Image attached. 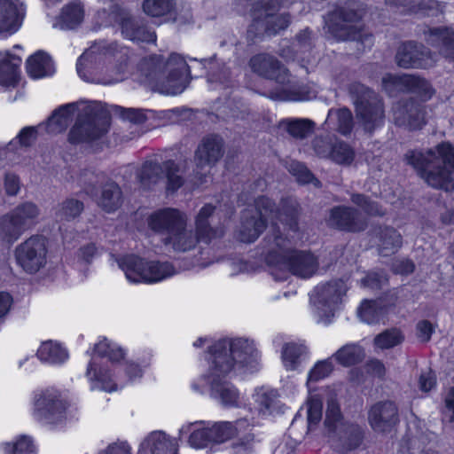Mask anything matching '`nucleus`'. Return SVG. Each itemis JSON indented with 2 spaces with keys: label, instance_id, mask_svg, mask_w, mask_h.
<instances>
[{
  "label": "nucleus",
  "instance_id": "obj_17",
  "mask_svg": "<svg viewBox=\"0 0 454 454\" xmlns=\"http://www.w3.org/2000/svg\"><path fill=\"white\" fill-rule=\"evenodd\" d=\"M188 221L185 213L173 207L158 209L150 214L146 219L148 228L155 234L165 239L178 227Z\"/></svg>",
  "mask_w": 454,
  "mask_h": 454
},
{
  "label": "nucleus",
  "instance_id": "obj_59",
  "mask_svg": "<svg viewBox=\"0 0 454 454\" xmlns=\"http://www.w3.org/2000/svg\"><path fill=\"white\" fill-rule=\"evenodd\" d=\"M351 201L360 207L370 215H383L384 212L377 202L372 200L364 194L354 193L351 195Z\"/></svg>",
  "mask_w": 454,
  "mask_h": 454
},
{
  "label": "nucleus",
  "instance_id": "obj_26",
  "mask_svg": "<svg viewBox=\"0 0 454 454\" xmlns=\"http://www.w3.org/2000/svg\"><path fill=\"white\" fill-rule=\"evenodd\" d=\"M425 41L446 59L454 61V30L448 27H429L424 30Z\"/></svg>",
  "mask_w": 454,
  "mask_h": 454
},
{
  "label": "nucleus",
  "instance_id": "obj_15",
  "mask_svg": "<svg viewBox=\"0 0 454 454\" xmlns=\"http://www.w3.org/2000/svg\"><path fill=\"white\" fill-rule=\"evenodd\" d=\"M225 142L218 134H208L201 138L194 152L193 162L196 174L206 168L215 167L223 157Z\"/></svg>",
  "mask_w": 454,
  "mask_h": 454
},
{
  "label": "nucleus",
  "instance_id": "obj_18",
  "mask_svg": "<svg viewBox=\"0 0 454 454\" xmlns=\"http://www.w3.org/2000/svg\"><path fill=\"white\" fill-rule=\"evenodd\" d=\"M207 352L210 372L207 377L208 380L213 378H223L233 370L236 363L228 339L219 340L208 348Z\"/></svg>",
  "mask_w": 454,
  "mask_h": 454
},
{
  "label": "nucleus",
  "instance_id": "obj_1",
  "mask_svg": "<svg viewBox=\"0 0 454 454\" xmlns=\"http://www.w3.org/2000/svg\"><path fill=\"white\" fill-rule=\"evenodd\" d=\"M267 239L273 247L266 255V262L276 280L287 279L289 273L306 278L316 272L318 267L317 258L310 253L289 248V241L282 236L277 224L271 225V233Z\"/></svg>",
  "mask_w": 454,
  "mask_h": 454
},
{
  "label": "nucleus",
  "instance_id": "obj_22",
  "mask_svg": "<svg viewBox=\"0 0 454 454\" xmlns=\"http://www.w3.org/2000/svg\"><path fill=\"white\" fill-rule=\"evenodd\" d=\"M327 224L340 231L359 232L365 230L367 223L356 208L337 206L330 210Z\"/></svg>",
  "mask_w": 454,
  "mask_h": 454
},
{
  "label": "nucleus",
  "instance_id": "obj_11",
  "mask_svg": "<svg viewBox=\"0 0 454 454\" xmlns=\"http://www.w3.org/2000/svg\"><path fill=\"white\" fill-rule=\"evenodd\" d=\"M360 14L350 8L339 7L328 14L325 23L335 38L341 41L360 40L361 31L354 23L360 20Z\"/></svg>",
  "mask_w": 454,
  "mask_h": 454
},
{
  "label": "nucleus",
  "instance_id": "obj_8",
  "mask_svg": "<svg viewBox=\"0 0 454 454\" xmlns=\"http://www.w3.org/2000/svg\"><path fill=\"white\" fill-rule=\"evenodd\" d=\"M118 265L125 272L127 278L134 283L158 282L176 272L174 266L168 262H146L134 254L121 258Z\"/></svg>",
  "mask_w": 454,
  "mask_h": 454
},
{
  "label": "nucleus",
  "instance_id": "obj_42",
  "mask_svg": "<svg viewBox=\"0 0 454 454\" xmlns=\"http://www.w3.org/2000/svg\"><path fill=\"white\" fill-rule=\"evenodd\" d=\"M300 214L301 207L297 200L293 198H286L281 200L276 217L287 225L290 230L296 231L298 230Z\"/></svg>",
  "mask_w": 454,
  "mask_h": 454
},
{
  "label": "nucleus",
  "instance_id": "obj_10",
  "mask_svg": "<svg viewBox=\"0 0 454 454\" xmlns=\"http://www.w3.org/2000/svg\"><path fill=\"white\" fill-rule=\"evenodd\" d=\"M109 13L120 25L124 37L134 42L155 43V32L151 31L140 18L132 16L127 9L113 4Z\"/></svg>",
  "mask_w": 454,
  "mask_h": 454
},
{
  "label": "nucleus",
  "instance_id": "obj_63",
  "mask_svg": "<svg viewBox=\"0 0 454 454\" xmlns=\"http://www.w3.org/2000/svg\"><path fill=\"white\" fill-rule=\"evenodd\" d=\"M113 111H114L115 114H119L123 119L128 120L135 124H141L146 121V116L142 109L124 108L121 106H113Z\"/></svg>",
  "mask_w": 454,
  "mask_h": 454
},
{
  "label": "nucleus",
  "instance_id": "obj_53",
  "mask_svg": "<svg viewBox=\"0 0 454 454\" xmlns=\"http://www.w3.org/2000/svg\"><path fill=\"white\" fill-rule=\"evenodd\" d=\"M403 339L404 336L399 329L390 328L376 335L373 343L380 349H388L401 344Z\"/></svg>",
  "mask_w": 454,
  "mask_h": 454
},
{
  "label": "nucleus",
  "instance_id": "obj_38",
  "mask_svg": "<svg viewBox=\"0 0 454 454\" xmlns=\"http://www.w3.org/2000/svg\"><path fill=\"white\" fill-rule=\"evenodd\" d=\"M268 97L278 101H301L309 100L316 97L315 91L305 86L293 85L279 87L268 92Z\"/></svg>",
  "mask_w": 454,
  "mask_h": 454
},
{
  "label": "nucleus",
  "instance_id": "obj_43",
  "mask_svg": "<svg viewBox=\"0 0 454 454\" xmlns=\"http://www.w3.org/2000/svg\"><path fill=\"white\" fill-rule=\"evenodd\" d=\"M201 63L207 70V76L209 82H219L224 86L231 85V71L224 63H219L215 56L201 60Z\"/></svg>",
  "mask_w": 454,
  "mask_h": 454
},
{
  "label": "nucleus",
  "instance_id": "obj_3",
  "mask_svg": "<svg viewBox=\"0 0 454 454\" xmlns=\"http://www.w3.org/2000/svg\"><path fill=\"white\" fill-rule=\"evenodd\" d=\"M145 75L153 91L167 95H176L184 90L190 82V69L185 59L172 53L165 59L154 55L144 63Z\"/></svg>",
  "mask_w": 454,
  "mask_h": 454
},
{
  "label": "nucleus",
  "instance_id": "obj_56",
  "mask_svg": "<svg viewBox=\"0 0 454 454\" xmlns=\"http://www.w3.org/2000/svg\"><path fill=\"white\" fill-rule=\"evenodd\" d=\"M287 169L293 176L296 177L299 183H311L317 188L321 187V182L314 176V175L303 163L292 160L288 163Z\"/></svg>",
  "mask_w": 454,
  "mask_h": 454
},
{
  "label": "nucleus",
  "instance_id": "obj_41",
  "mask_svg": "<svg viewBox=\"0 0 454 454\" xmlns=\"http://www.w3.org/2000/svg\"><path fill=\"white\" fill-rule=\"evenodd\" d=\"M86 375L93 383V388H99L106 392L117 389V385L114 382L110 371L98 367L95 361L89 364Z\"/></svg>",
  "mask_w": 454,
  "mask_h": 454
},
{
  "label": "nucleus",
  "instance_id": "obj_64",
  "mask_svg": "<svg viewBox=\"0 0 454 454\" xmlns=\"http://www.w3.org/2000/svg\"><path fill=\"white\" fill-rule=\"evenodd\" d=\"M333 371V364L328 360L319 361L310 370L307 385L309 386L311 382L318 381L327 377Z\"/></svg>",
  "mask_w": 454,
  "mask_h": 454
},
{
  "label": "nucleus",
  "instance_id": "obj_40",
  "mask_svg": "<svg viewBox=\"0 0 454 454\" xmlns=\"http://www.w3.org/2000/svg\"><path fill=\"white\" fill-rule=\"evenodd\" d=\"M84 210L82 200L66 198L54 207V217L57 222L66 223L77 219Z\"/></svg>",
  "mask_w": 454,
  "mask_h": 454
},
{
  "label": "nucleus",
  "instance_id": "obj_31",
  "mask_svg": "<svg viewBox=\"0 0 454 454\" xmlns=\"http://www.w3.org/2000/svg\"><path fill=\"white\" fill-rule=\"evenodd\" d=\"M215 207L211 204L205 205L196 217V235L200 241L209 243L213 239L223 235V231L211 225Z\"/></svg>",
  "mask_w": 454,
  "mask_h": 454
},
{
  "label": "nucleus",
  "instance_id": "obj_50",
  "mask_svg": "<svg viewBox=\"0 0 454 454\" xmlns=\"http://www.w3.org/2000/svg\"><path fill=\"white\" fill-rule=\"evenodd\" d=\"M365 356L364 348L357 344H347L340 348L333 357L344 366H351L361 363Z\"/></svg>",
  "mask_w": 454,
  "mask_h": 454
},
{
  "label": "nucleus",
  "instance_id": "obj_49",
  "mask_svg": "<svg viewBox=\"0 0 454 454\" xmlns=\"http://www.w3.org/2000/svg\"><path fill=\"white\" fill-rule=\"evenodd\" d=\"M245 419L236 421L235 424L228 421L215 423L212 427L214 443L219 444L234 437L239 433V427L247 426Z\"/></svg>",
  "mask_w": 454,
  "mask_h": 454
},
{
  "label": "nucleus",
  "instance_id": "obj_6",
  "mask_svg": "<svg viewBox=\"0 0 454 454\" xmlns=\"http://www.w3.org/2000/svg\"><path fill=\"white\" fill-rule=\"evenodd\" d=\"M348 90L353 99L356 118L367 132H372L383 123L385 110L382 98L369 87L354 82Z\"/></svg>",
  "mask_w": 454,
  "mask_h": 454
},
{
  "label": "nucleus",
  "instance_id": "obj_25",
  "mask_svg": "<svg viewBox=\"0 0 454 454\" xmlns=\"http://www.w3.org/2000/svg\"><path fill=\"white\" fill-rule=\"evenodd\" d=\"M291 16L287 12L256 16L249 27V33L254 35H276L288 27Z\"/></svg>",
  "mask_w": 454,
  "mask_h": 454
},
{
  "label": "nucleus",
  "instance_id": "obj_27",
  "mask_svg": "<svg viewBox=\"0 0 454 454\" xmlns=\"http://www.w3.org/2000/svg\"><path fill=\"white\" fill-rule=\"evenodd\" d=\"M82 105H83V102H74L59 107L48 118L44 125L41 124L38 127H44L50 134H59L65 131L73 121L74 114L81 110Z\"/></svg>",
  "mask_w": 454,
  "mask_h": 454
},
{
  "label": "nucleus",
  "instance_id": "obj_60",
  "mask_svg": "<svg viewBox=\"0 0 454 454\" xmlns=\"http://www.w3.org/2000/svg\"><path fill=\"white\" fill-rule=\"evenodd\" d=\"M249 211L254 215H257L260 218L266 219L267 221L270 217L277 216L278 209L272 200L267 197H259L255 200V209Z\"/></svg>",
  "mask_w": 454,
  "mask_h": 454
},
{
  "label": "nucleus",
  "instance_id": "obj_30",
  "mask_svg": "<svg viewBox=\"0 0 454 454\" xmlns=\"http://www.w3.org/2000/svg\"><path fill=\"white\" fill-rule=\"evenodd\" d=\"M208 383L212 398L218 400L225 407L239 406V392L231 382L213 378Z\"/></svg>",
  "mask_w": 454,
  "mask_h": 454
},
{
  "label": "nucleus",
  "instance_id": "obj_21",
  "mask_svg": "<svg viewBox=\"0 0 454 454\" xmlns=\"http://www.w3.org/2000/svg\"><path fill=\"white\" fill-rule=\"evenodd\" d=\"M382 84L386 90L393 86L401 90L416 93L420 98L421 103L429 100L434 94V90L427 80L411 74L402 76L387 74L382 78Z\"/></svg>",
  "mask_w": 454,
  "mask_h": 454
},
{
  "label": "nucleus",
  "instance_id": "obj_36",
  "mask_svg": "<svg viewBox=\"0 0 454 454\" xmlns=\"http://www.w3.org/2000/svg\"><path fill=\"white\" fill-rule=\"evenodd\" d=\"M98 205L106 212H114L122 203V192L114 181L109 180L101 187L100 196L98 198Z\"/></svg>",
  "mask_w": 454,
  "mask_h": 454
},
{
  "label": "nucleus",
  "instance_id": "obj_51",
  "mask_svg": "<svg viewBox=\"0 0 454 454\" xmlns=\"http://www.w3.org/2000/svg\"><path fill=\"white\" fill-rule=\"evenodd\" d=\"M386 311V305L382 301H364L358 309L360 318L367 324L380 321Z\"/></svg>",
  "mask_w": 454,
  "mask_h": 454
},
{
  "label": "nucleus",
  "instance_id": "obj_13",
  "mask_svg": "<svg viewBox=\"0 0 454 454\" xmlns=\"http://www.w3.org/2000/svg\"><path fill=\"white\" fill-rule=\"evenodd\" d=\"M392 112L394 123L409 130L420 129L427 122L424 105L413 97L395 102Z\"/></svg>",
  "mask_w": 454,
  "mask_h": 454
},
{
  "label": "nucleus",
  "instance_id": "obj_52",
  "mask_svg": "<svg viewBox=\"0 0 454 454\" xmlns=\"http://www.w3.org/2000/svg\"><path fill=\"white\" fill-rule=\"evenodd\" d=\"M144 12L152 17H160L170 14L176 10L174 0H144Z\"/></svg>",
  "mask_w": 454,
  "mask_h": 454
},
{
  "label": "nucleus",
  "instance_id": "obj_47",
  "mask_svg": "<svg viewBox=\"0 0 454 454\" xmlns=\"http://www.w3.org/2000/svg\"><path fill=\"white\" fill-rule=\"evenodd\" d=\"M36 355L41 361L51 364L62 363L68 356L66 349H64L59 343L51 340L43 342L38 348Z\"/></svg>",
  "mask_w": 454,
  "mask_h": 454
},
{
  "label": "nucleus",
  "instance_id": "obj_2",
  "mask_svg": "<svg viewBox=\"0 0 454 454\" xmlns=\"http://www.w3.org/2000/svg\"><path fill=\"white\" fill-rule=\"evenodd\" d=\"M405 160L428 185L446 192L454 190V147L450 143H442L426 153L409 151Z\"/></svg>",
  "mask_w": 454,
  "mask_h": 454
},
{
  "label": "nucleus",
  "instance_id": "obj_29",
  "mask_svg": "<svg viewBox=\"0 0 454 454\" xmlns=\"http://www.w3.org/2000/svg\"><path fill=\"white\" fill-rule=\"evenodd\" d=\"M140 454H177V443L163 432H153L141 443Z\"/></svg>",
  "mask_w": 454,
  "mask_h": 454
},
{
  "label": "nucleus",
  "instance_id": "obj_4",
  "mask_svg": "<svg viewBox=\"0 0 454 454\" xmlns=\"http://www.w3.org/2000/svg\"><path fill=\"white\" fill-rule=\"evenodd\" d=\"M81 106L77 120L68 134L71 144L98 140L108 131L110 125L109 111L101 102H83Z\"/></svg>",
  "mask_w": 454,
  "mask_h": 454
},
{
  "label": "nucleus",
  "instance_id": "obj_57",
  "mask_svg": "<svg viewBox=\"0 0 454 454\" xmlns=\"http://www.w3.org/2000/svg\"><path fill=\"white\" fill-rule=\"evenodd\" d=\"M189 444L195 449L207 448L214 443V437L211 427H201L194 429L189 436Z\"/></svg>",
  "mask_w": 454,
  "mask_h": 454
},
{
  "label": "nucleus",
  "instance_id": "obj_24",
  "mask_svg": "<svg viewBox=\"0 0 454 454\" xmlns=\"http://www.w3.org/2000/svg\"><path fill=\"white\" fill-rule=\"evenodd\" d=\"M249 65L253 72L267 79L285 84L289 81L287 69L275 57L262 53L251 58Z\"/></svg>",
  "mask_w": 454,
  "mask_h": 454
},
{
  "label": "nucleus",
  "instance_id": "obj_5",
  "mask_svg": "<svg viewBox=\"0 0 454 454\" xmlns=\"http://www.w3.org/2000/svg\"><path fill=\"white\" fill-rule=\"evenodd\" d=\"M324 424L329 432L335 434L334 449L340 453L356 450L364 440V432L358 424L342 420L340 405L333 396L327 400Z\"/></svg>",
  "mask_w": 454,
  "mask_h": 454
},
{
  "label": "nucleus",
  "instance_id": "obj_14",
  "mask_svg": "<svg viewBox=\"0 0 454 454\" xmlns=\"http://www.w3.org/2000/svg\"><path fill=\"white\" fill-rule=\"evenodd\" d=\"M347 286L342 279H333L315 288L311 297L313 305L321 317L327 320L333 317L337 304L346 294Z\"/></svg>",
  "mask_w": 454,
  "mask_h": 454
},
{
  "label": "nucleus",
  "instance_id": "obj_58",
  "mask_svg": "<svg viewBox=\"0 0 454 454\" xmlns=\"http://www.w3.org/2000/svg\"><path fill=\"white\" fill-rule=\"evenodd\" d=\"M4 450V454H31L35 446L30 437L21 435L15 442H5Z\"/></svg>",
  "mask_w": 454,
  "mask_h": 454
},
{
  "label": "nucleus",
  "instance_id": "obj_9",
  "mask_svg": "<svg viewBox=\"0 0 454 454\" xmlns=\"http://www.w3.org/2000/svg\"><path fill=\"white\" fill-rule=\"evenodd\" d=\"M40 215V209L35 203L25 201L0 217V238L13 243L25 231L30 230Z\"/></svg>",
  "mask_w": 454,
  "mask_h": 454
},
{
  "label": "nucleus",
  "instance_id": "obj_48",
  "mask_svg": "<svg viewBox=\"0 0 454 454\" xmlns=\"http://www.w3.org/2000/svg\"><path fill=\"white\" fill-rule=\"evenodd\" d=\"M355 158V149L349 144L335 139L328 159L339 165L350 166Z\"/></svg>",
  "mask_w": 454,
  "mask_h": 454
},
{
  "label": "nucleus",
  "instance_id": "obj_54",
  "mask_svg": "<svg viewBox=\"0 0 454 454\" xmlns=\"http://www.w3.org/2000/svg\"><path fill=\"white\" fill-rule=\"evenodd\" d=\"M387 4L395 6H403L411 12H422L430 15V12L437 10L440 4L434 0L420 1L415 3L411 0H386Z\"/></svg>",
  "mask_w": 454,
  "mask_h": 454
},
{
  "label": "nucleus",
  "instance_id": "obj_12",
  "mask_svg": "<svg viewBox=\"0 0 454 454\" xmlns=\"http://www.w3.org/2000/svg\"><path fill=\"white\" fill-rule=\"evenodd\" d=\"M46 254L45 239L38 235L30 237L15 249L17 262L30 274L37 272L46 264Z\"/></svg>",
  "mask_w": 454,
  "mask_h": 454
},
{
  "label": "nucleus",
  "instance_id": "obj_19",
  "mask_svg": "<svg viewBox=\"0 0 454 454\" xmlns=\"http://www.w3.org/2000/svg\"><path fill=\"white\" fill-rule=\"evenodd\" d=\"M116 44H109L108 46H98L97 43L93 44L89 50H87L79 59L77 63V72L79 75L85 81L101 83V84H111L121 81L120 78H109L101 75L98 70L94 67L97 63L98 56L96 52L99 51L106 53L115 50Z\"/></svg>",
  "mask_w": 454,
  "mask_h": 454
},
{
  "label": "nucleus",
  "instance_id": "obj_23",
  "mask_svg": "<svg viewBox=\"0 0 454 454\" xmlns=\"http://www.w3.org/2000/svg\"><path fill=\"white\" fill-rule=\"evenodd\" d=\"M398 420V409L392 401L378 402L368 411V422L375 432H388Z\"/></svg>",
  "mask_w": 454,
  "mask_h": 454
},
{
  "label": "nucleus",
  "instance_id": "obj_34",
  "mask_svg": "<svg viewBox=\"0 0 454 454\" xmlns=\"http://www.w3.org/2000/svg\"><path fill=\"white\" fill-rule=\"evenodd\" d=\"M267 227L266 219L260 218L249 210L243 212L239 239L244 243L254 242Z\"/></svg>",
  "mask_w": 454,
  "mask_h": 454
},
{
  "label": "nucleus",
  "instance_id": "obj_46",
  "mask_svg": "<svg viewBox=\"0 0 454 454\" xmlns=\"http://www.w3.org/2000/svg\"><path fill=\"white\" fill-rule=\"evenodd\" d=\"M83 19V10L80 4H70L62 9L56 27L61 29H73L81 24Z\"/></svg>",
  "mask_w": 454,
  "mask_h": 454
},
{
  "label": "nucleus",
  "instance_id": "obj_39",
  "mask_svg": "<svg viewBox=\"0 0 454 454\" xmlns=\"http://www.w3.org/2000/svg\"><path fill=\"white\" fill-rule=\"evenodd\" d=\"M326 122L343 136H348L355 126L352 112L347 107L331 109Z\"/></svg>",
  "mask_w": 454,
  "mask_h": 454
},
{
  "label": "nucleus",
  "instance_id": "obj_16",
  "mask_svg": "<svg viewBox=\"0 0 454 454\" xmlns=\"http://www.w3.org/2000/svg\"><path fill=\"white\" fill-rule=\"evenodd\" d=\"M68 403L56 392L44 391L35 400V413L50 424H58L65 420Z\"/></svg>",
  "mask_w": 454,
  "mask_h": 454
},
{
  "label": "nucleus",
  "instance_id": "obj_62",
  "mask_svg": "<svg viewBox=\"0 0 454 454\" xmlns=\"http://www.w3.org/2000/svg\"><path fill=\"white\" fill-rule=\"evenodd\" d=\"M333 142L329 136H317L311 141V146L318 157L328 159Z\"/></svg>",
  "mask_w": 454,
  "mask_h": 454
},
{
  "label": "nucleus",
  "instance_id": "obj_55",
  "mask_svg": "<svg viewBox=\"0 0 454 454\" xmlns=\"http://www.w3.org/2000/svg\"><path fill=\"white\" fill-rule=\"evenodd\" d=\"M306 354V347L295 343L284 346L282 358L287 369L294 370L301 363V357Z\"/></svg>",
  "mask_w": 454,
  "mask_h": 454
},
{
  "label": "nucleus",
  "instance_id": "obj_20",
  "mask_svg": "<svg viewBox=\"0 0 454 454\" xmlns=\"http://www.w3.org/2000/svg\"><path fill=\"white\" fill-rule=\"evenodd\" d=\"M395 59L402 68H427L431 65V51L422 43L407 41L400 44Z\"/></svg>",
  "mask_w": 454,
  "mask_h": 454
},
{
  "label": "nucleus",
  "instance_id": "obj_44",
  "mask_svg": "<svg viewBox=\"0 0 454 454\" xmlns=\"http://www.w3.org/2000/svg\"><path fill=\"white\" fill-rule=\"evenodd\" d=\"M27 70L33 78H42L53 73V66L49 55L37 51L27 60Z\"/></svg>",
  "mask_w": 454,
  "mask_h": 454
},
{
  "label": "nucleus",
  "instance_id": "obj_32",
  "mask_svg": "<svg viewBox=\"0 0 454 454\" xmlns=\"http://www.w3.org/2000/svg\"><path fill=\"white\" fill-rule=\"evenodd\" d=\"M161 241L165 246L170 247L176 252H186L193 249L200 239L196 233H193L192 230L187 228L186 222L173 231L171 235L161 239Z\"/></svg>",
  "mask_w": 454,
  "mask_h": 454
},
{
  "label": "nucleus",
  "instance_id": "obj_33",
  "mask_svg": "<svg viewBox=\"0 0 454 454\" xmlns=\"http://www.w3.org/2000/svg\"><path fill=\"white\" fill-rule=\"evenodd\" d=\"M231 345V353L236 364L242 366H251L257 363L258 351L254 341L245 338L228 339Z\"/></svg>",
  "mask_w": 454,
  "mask_h": 454
},
{
  "label": "nucleus",
  "instance_id": "obj_37",
  "mask_svg": "<svg viewBox=\"0 0 454 454\" xmlns=\"http://www.w3.org/2000/svg\"><path fill=\"white\" fill-rule=\"evenodd\" d=\"M278 127L286 131L293 138L303 140L313 134L316 123L310 119L288 118L279 121Z\"/></svg>",
  "mask_w": 454,
  "mask_h": 454
},
{
  "label": "nucleus",
  "instance_id": "obj_35",
  "mask_svg": "<svg viewBox=\"0 0 454 454\" xmlns=\"http://www.w3.org/2000/svg\"><path fill=\"white\" fill-rule=\"evenodd\" d=\"M374 233L379 239V253L382 256L394 254L402 247V236L393 227L378 226L374 228Z\"/></svg>",
  "mask_w": 454,
  "mask_h": 454
},
{
  "label": "nucleus",
  "instance_id": "obj_45",
  "mask_svg": "<svg viewBox=\"0 0 454 454\" xmlns=\"http://www.w3.org/2000/svg\"><path fill=\"white\" fill-rule=\"evenodd\" d=\"M21 59L13 55L0 61V84L3 86H16L20 80L19 67Z\"/></svg>",
  "mask_w": 454,
  "mask_h": 454
},
{
  "label": "nucleus",
  "instance_id": "obj_7",
  "mask_svg": "<svg viewBox=\"0 0 454 454\" xmlns=\"http://www.w3.org/2000/svg\"><path fill=\"white\" fill-rule=\"evenodd\" d=\"M187 160L176 163L173 160H168L162 164L156 160H145L137 172V177L144 188L150 189L166 176L168 179V190L176 192L184 183L182 174L187 168Z\"/></svg>",
  "mask_w": 454,
  "mask_h": 454
},
{
  "label": "nucleus",
  "instance_id": "obj_28",
  "mask_svg": "<svg viewBox=\"0 0 454 454\" xmlns=\"http://www.w3.org/2000/svg\"><path fill=\"white\" fill-rule=\"evenodd\" d=\"M23 15V6L19 0H0V34L17 31Z\"/></svg>",
  "mask_w": 454,
  "mask_h": 454
},
{
  "label": "nucleus",
  "instance_id": "obj_61",
  "mask_svg": "<svg viewBox=\"0 0 454 454\" xmlns=\"http://www.w3.org/2000/svg\"><path fill=\"white\" fill-rule=\"evenodd\" d=\"M307 404L309 424L308 428L309 431H310L312 427L317 425L322 419L323 403L319 398L312 396L308 400Z\"/></svg>",
  "mask_w": 454,
  "mask_h": 454
}]
</instances>
